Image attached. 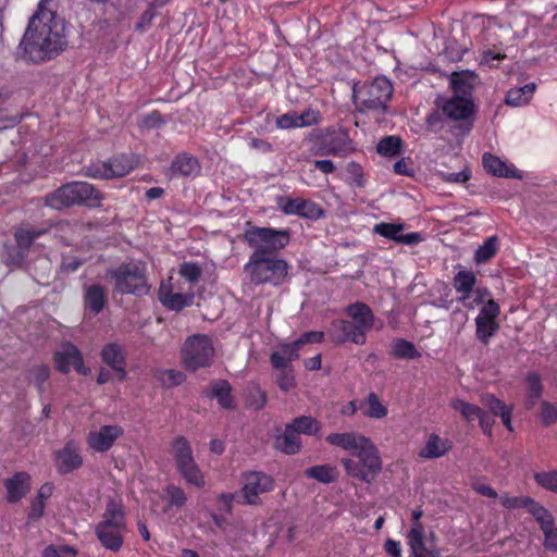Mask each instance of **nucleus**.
I'll list each match as a JSON object with an SVG mask.
<instances>
[{
    "mask_svg": "<svg viewBox=\"0 0 557 557\" xmlns=\"http://www.w3.org/2000/svg\"><path fill=\"white\" fill-rule=\"evenodd\" d=\"M545 535L544 546L550 550H557V528L549 527L543 532Z\"/></svg>",
    "mask_w": 557,
    "mask_h": 557,
    "instance_id": "61",
    "label": "nucleus"
},
{
    "mask_svg": "<svg viewBox=\"0 0 557 557\" xmlns=\"http://www.w3.org/2000/svg\"><path fill=\"white\" fill-rule=\"evenodd\" d=\"M274 488V480L264 472L251 471L243 475V486L238 497L246 505H258L260 495Z\"/></svg>",
    "mask_w": 557,
    "mask_h": 557,
    "instance_id": "14",
    "label": "nucleus"
},
{
    "mask_svg": "<svg viewBox=\"0 0 557 557\" xmlns=\"http://www.w3.org/2000/svg\"><path fill=\"white\" fill-rule=\"evenodd\" d=\"M231 392V384L227 381L219 380L211 383L209 395L216 398L221 407L230 409L234 407V399Z\"/></svg>",
    "mask_w": 557,
    "mask_h": 557,
    "instance_id": "34",
    "label": "nucleus"
},
{
    "mask_svg": "<svg viewBox=\"0 0 557 557\" xmlns=\"http://www.w3.org/2000/svg\"><path fill=\"white\" fill-rule=\"evenodd\" d=\"M407 539L411 549V556L432 554V547L426 544L424 539V527L422 523H413Z\"/></svg>",
    "mask_w": 557,
    "mask_h": 557,
    "instance_id": "32",
    "label": "nucleus"
},
{
    "mask_svg": "<svg viewBox=\"0 0 557 557\" xmlns=\"http://www.w3.org/2000/svg\"><path fill=\"white\" fill-rule=\"evenodd\" d=\"M448 440H444L436 434H431L424 447L420 450L419 457L423 459L441 458L450 449Z\"/></svg>",
    "mask_w": 557,
    "mask_h": 557,
    "instance_id": "27",
    "label": "nucleus"
},
{
    "mask_svg": "<svg viewBox=\"0 0 557 557\" xmlns=\"http://www.w3.org/2000/svg\"><path fill=\"white\" fill-rule=\"evenodd\" d=\"M267 403V394L257 384H249L246 389V405L253 410H260Z\"/></svg>",
    "mask_w": 557,
    "mask_h": 557,
    "instance_id": "39",
    "label": "nucleus"
},
{
    "mask_svg": "<svg viewBox=\"0 0 557 557\" xmlns=\"http://www.w3.org/2000/svg\"><path fill=\"white\" fill-rule=\"evenodd\" d=\"M451 407L458 411L467 422H472L480 414L481 408L462 399H454Z\"/></svg>",
    "mask_w": 557,
    "mask_h": 557,
    "instance_id": "46",
    "label": "nucleus"
},
{
    "mask_svg": "<svg viewBox=\"0 0 557 557\" xmlns=\"http://www.w3.org/2000/svg\"><path fill=\"white\" fill-rule=\"evenodd\" d=\"M525 387L528 389V394L530 398H539L542 395V383L540 376L535 373H531L528 375L525 382Z\"/></svg>",
    "mask_w": 557,
    "mask_h": 557,
    "instance_id": "51",
    "label": "nucleus"
},
{
    "mask_svg": "<svg viewBox=\"0 0 557 557\" xmlns=\"http://www.w3.org/2000/svg\"><path fill=\"white\" fill-rule=\"evenodd\" d=\"M85 307L95 314H98L104 308L107 301L106 288L99 284H92L85 290Z\"/></svg>",
    "mask_w": 557,
    "mask_h": 557,
    "instance_id": "29",
    "label": "nucleus"
},
{
    "mask_svg": "<svg viewBox=\"0 0 557 557\" xmlns=\"http://www.w3.org/2000/svg\"><path fill=\"white\" fill-rule=\"evenodd\" d=\"M475 76L469 72H455L450 77V85L456 96L466 97L471 92Z\"/></svg>",
    "mask_w": 557,
    "mask_h": 557,
    "instance_id": "35",
    "label": "nucleus"
},
{
    "mask_svg": "<svg viewBox=\"0 0 557 557\" xmlns=\"http://www.w3.org/2000/svg\"><path fill=\"white\" fill-rule=\"evenodd\" d=\"M301 348V342L296 339L290 344H282L280 349L286 356V358L290 361L296 360L299 357V349Z\"/></svg>",
    "mask_w": 557,
    "mask_h": 557,
    "instance_id": "56",
    "label": "nucleus"
},
{
    "mask_svg": "<svg viewBox=\"0 0 557 557\" xmlns=\"http://www.w3.org/2000/svg\"><path fill=\"white\" fill-rule=\"evenodd\" d=\"M47 233L45 227L22 225L14 232L16 246H5L2 259L10 267L21 265L28 255L32 244L40 236Z\"/></svg>",
    "mask_w": 557,
    "mask_h": 557,
    "instance_id": "12",
    "label": "nucleus"
},
{
    "mask_svg": "<svg viewBox=\"0 0 557 557\" xmlns=\"http://www.w3.org/2000/svg\"><path fill=\"white\" fill-rule=\"evenodd\" d=\"M305 475L309 479L317 480L318 482L327 484L334 482L337 479V471L335 467L331 465H319L307 468Z\"/></svg>",
    "mask_w": 557,
    "mask_h": 557,
    "instance_id": "36",
    "label": "nucleus"
},
{
    "mask_svg": "<svg viewBox=\"0 0 557 557\" xmlns=\"http://www.w3.org/2000/svg\"><path fill=\"white\" fill-rule=\"evenodd\" d=\"M178 273L186 282L195 284L201 276V269L195 262H183Z\"/></svg>",
    "mask_w": 557,
    "mask_h": 557,
    "instance_id": "47",
    "label": "nucleus"
},
{
    "mask_svg": "<svg viewBox=\"0 0 557 557\" xmlns=\"http://www.w3.org/2000/svg\"><path fill=\"white\" fill-rule=\"evenodd\" d=\"M127 532L126 519L121 503L109 499L101 521L95 527V533L101 545L109 550L121 549Z\"/></svg>",
    "mask_w": 557,
    "mask_h": 557,
    "instance_id": "3",
    "label": "nucleus"
},
{
    "mask_svg": "<svg viewBox=\"0 0 557 557\" xmlns=\"http://www.w3.org/2000/svg\"><path fill=\"white\" fill-rule=\"evenodd\" d=\"M164 124L160 113L151 112L144 116L139 122V127L143 129L158 128Z\"/></svg>",
    "mask_w": 557,
    "mask_h": 557,
    "instance_id": "53",
    "label": "nucleus"
},
{
    "mask_svg": "<svg viewBox=\"0 0 557 557\" xmlns=\"http://www.w3.org/2000/svg\"><path fill=\"white\" fill-rule=\"evenodd\" d=\"M271 363L272 366L277 370H287L289 360L286 358V356L280 351H275L271 355Z\"/></svg>",
    "mask_w": 557,
    "mask_h": 557,
    "instance_id": "63",
    "label": "nucleus"
},
{
    "mask_svg": "<svg viewBox=\"0 0 557 557\" xmlns=\"http://www.w3.org/2000/svg\"><path fill=\"white\" fill-rule=\"evenodd\" d=\"M76 554L75 549L70 546H61L60 548H55L53 546H48L44 553L42 557H67L74 556Z\"/></svg>",
    "mask_w": 557,
    "mask_h": 557,
    "instance_id": "55",
    "label": "nucleus"
},
{
    "mask_svg": "<svg viewBox=\"0 0 557 557\" xmlns=\"http://www.w3.org/2000/svg\"><path fill=\"white\" fill-rule=\"evenodd\" d=\"M475 283L476 277L470 271H459L454 278V287L457 293L461 294L458 299L465 306H467L466 300L469 298Z\"/></svg>",
    "mask_w": 557,
    "mask_h": 557,
    "instance_id": "33",
    "label": "nucleus"
},
{
    "mask_svg": "<svg viewBox=\"0 0 557 557\" xmlns=\"http://www.w3.org/2000/svg\"><path fill=\"white\" fill-rule=\"evenodd\" d=\"M350 320H337L332 323L330 334L337 344L352 342L357 345L366 343V334L373 327L374 315L371 308L363 302H356L346 308Z\"/></svg>",
    "mask_w": 557,
    "mask_h": 557,
    "instance_id": "2",
    "label": "nucleus"
},
{
    "mask_svg": "<svg viewBox=\"0 0 557 557\" xmlns=\"http://www.w3.org/2000/svg\"><path fill=\"white\" fill-rule=\"evenodd\" d=\"M499 314V306L494 300L490 299L483 305L479 315L475 319L476 336L486 344L488 339L495 334L498 329L496 318Z\"/></svg>",
    "mask_w": 557,
    "mask_h": 557,
    "instance_id": "15",
    "label": "nucleus"
},
{
    "mask_svg": "<svg viewBox=\"0 0 557 557\" xmlns=\"http://www.w3.org/2000/svg\"><path fill=\"white\" fill-rule=\"evenodd\" d=\"M55 468L59 473H71L83 465L81 449L74 442H67L66 445L54 454Z\"/></svg>",
    "mask_w": 557,
    "mask_h": 557,
    "instance_id": "17",
    "label": "nucleus"
},
{
    "mask_svg": "<svg viewBox=\"0 0 557 557\" xmlns=\"http://www.w3.org/2000/svg\"><path fill=\"white\" fill-rule=\"evenodd\" d=\"M244 238L253 249L249 258L275 257L289 243V233L286 230L251 227L245 232Z\"/></svg>",
    "mask_w": 557,
    "mask_h": 557,
    "instance_id": "5",
    "label": "nucleus"
},
{
    "mask_svg": "<svg viewBox=\"0 0 557 557\" xmlns=\"http://www.w3.org/2000/svg\"><path fill=\"white\" fill-rule=\"evenodd\" d=\"M101 358L104 363L119 374L120 380L125 379V356L119 344H107L101 350Z\"/></svg>",
    "mask_w": 557,
    "mask_h": 557,
    "instance_id": "23",
    "label": "nucleus"
},
{
    "mask_svg": "<svg viewBox=\"0 0 557 557\" xmlns=\"http://www.w3.org/2000/svg\"><path fill=\"white\" fill-rule=\"evenodd\" d=\"M443 112L453 120H466L472 114V103L466 98L454 96L443 104Z\"/></svg>",
    "mask_w": 557,
    "mask_h": 557,
    "instance_id": "26",
    "label": "nucleus"
},
{
    "mask_svg": "<svg viewBox=\"0 0 557 557\" xmlns=\"http://www.w3.org/2000/svg\"><path fill=\"white\" fill-rule=\"evenodd\" d=\"M159 299L166 308L178 311L193 304L194 293L191 290L183 293L174 290L173 287L168 288L162 285L159 292Z\"/></svg>",
    "mask_w": 557,
    "mask_h": 557,
    "instance_id": "22",
    "label": "nucleus"
},
{
    "mask_svg": "<svg viewBox=\"0 0 557 557\" xmlns=\"http://www.w3.org/2000/svg\"><path fill=\"white\" fill-rule=\"evenodd\" d=\"M482 404L490 409L494 416H499L504 425L511 432V409L492 394L481 397Z\"/></svg>",
    "mask_w": 557,
    "mask_h": 557,
    "instance_id": "30",
    "label": "nucleus"
},
{
    "mask_svg": "<svg viewBox=\"0 0 557 557\" xmlns=\"http://www.w3.org/2000/svg\"><path fill=\"white\" fill-rule=\"evenodd\" d=\"M164 495L166 499L164 511L171 510L172 508L181 509L187 503V495L184 490L174 484H170L164 488Z\"/></svg>",
    "mask_w": 557,
    "mask_h": 557,
    "instance_id": "37",
    "label": "nucleus"
},
{
    "mask_svg": "<svg viewBox=\"0 0 557 557\" xmlns=\"http://www.w3.org/2000/svg\"><path fill=\"white\" fill-rule=\"evenodd\" d=\"M534 480L540 486L557 493V471L536 472Z\"/></svg>",
    "mask_w": 557,
    "mask_h": 557,
    "instance_id": "49",
    "label": "nucleus"
},
{
    "mask_svg": "<svg viewBox=\"0 0 557 557\" xmlns=\"http://www.w3.org/2000/svg\"><path fill=\"white\" fill-rule=\"evenodd\" d=\"M170 454L174 459L176 471L187 484L198 488L205 486V475L196 462L190 443L185 436H177L171 442Z\"/></svg>",
    "mask_w": 557,
    "mask_h": 557,
    "instance_id": "7",
    "label": "nucleus"
},
{
    "mask_svg": "<svg viewBox=\"0 0 557 557\" xmlns=\"http://www.w3.org/2000/svg\"><path fill=\"white\" fill-rule=\"evenodd\" d=\"M404 230L403 224L395 223H379L374 226L373 231L385 238L395 240L396 243L406 245H416L422 240L420 233L413 232L408 234H401Z\"/></svg>",
    "mask_w": 557,
    "mask_h": 557,
    "instance_id": "20",
    "label": "nucleus"
},
{
    "mask_svg": "<svg viewBox=\"0 0 557 557\" xmlns=\"http://www.w3.org/2000/svg\"><path fill=\"white\" fill-rule=\"evenodd\" d=\"M66 46L65 22L58 16L54 0H40L20 42L23 58L29 63H44L58 57Z\"/></svg>",
    "mask_w": 557,
    "mask_h": 557,
    "instance_id": "1",
    "label": "nucleus"
},
{
    "mask_svg": "<svg viewBox=\"0 0 557 557\" xmlns=\"http://www.w3.org/2000/svg\"><path fill=\"white\" fill-rule=\"evenodd\" d=\"M347 172L351 176L354 183L358 187L363 186V174L361 166L356 162H350L347 164Z\"/></svg>",
    "mask_w": 557,
    "mask_h": 557,
    "instance_id": "58",
    "label": "nucleus"
},
{
    "mask_svg": "<svg viewBox=\"0 0 557 557\" xmlns=\"http://www.w3.org/2000/svg\"><path fill=\"white\" fill-rule=\"evenodd\" d=\"M393 354L403 359H416L420 357V352L416 346L405 339H396L393 342Z\"/></svg>",
    "mask_w": 557,
    "mask_h": 557,
    "instance_id": "45",
    "label": "nucleus"
},
{
    "mask_svg": "<svg viewBox=\"0 0 557 557\" xmlns=\"http://www.w3.org/2000/svg\"><path fill=\"white\" fill-rule=\"evenodd\" d=\"M214 348L209 336L196 334L189 336L182 347V362L186 370L195 372L212 364Z\"/></svg>",
    "mask_w": 557,
    "mask_h": 557,
    "instance_id": "10",
    "label": "nucleus"
},
{
    "mask_svg": "<svg viewBox=\"0 0 557 557\" xmlns=\"http://www.w3.org/2000/svg\"><path fill=\"white\" fill-rule=\"evenodd\" d=\"M57 369L67 373L73 368L79 374L86 375L89 370L84 366L83 357L76 346L71 343H64L54 354Z\"/></svg>",
    "mask_w": 557,
    "mask_h": 557,
    "instance_id": "16",
    "label": "nucleus"
},
{
    "mask_svg": "<svg viewBox=\"0 0 557 557\" xmlns=\"http://www.w3.org/2000/svg\"><path fill=\"white\" fill-rule=\"evenodd\" d=\"M29 475L25 472H17L12 478L5 480L4 486L8 492V500L17 503L29 491Z\"/></svg>",
    "mask_w": 557,
    "mask_h": 557,
    "instance_id": "25",
    "label": "nucleus"
},
{
    "mask_svg": "<svg viewBox=\"0 0 557 557\" xmlns=\"http://www.w3.org/2000/svg\"><path fill=\"white\" fill-rule=\"evenodd\" d=\"M277 385L281 389L287 392L295 386V377L292 370H282L277 375Z\"/></svg>",
    "mask_w": 557,
    "mask_h": 557,
    "instance_id": "54",
    "label": "nucleus"
},
{
    "mask_svg": "<svg viewBox=\"0 0 557 557\" xmlns=\"http://www.w3.org/2000/svg\"><path fill=\"white\" fill-rule=\"evenodd\" d=\"M138 164V158L134 154H120L108 162L95 163L86 168V175L98 180L123 177L133 171Z\"/></svg>",
    "mask_w": 557,
    "mask_h": 557,
    "instance_id": "13",
    "label": "nucleus"
},
{
    "mask_svg": "<svg viewBox=\"0 0 557 557\" xmlns=\"http://www.w3.org/2000/svg\"><path fill=\"white\" fill-rule=\"evenodd\" d=\"M351 150L348 136L344 133L336 134L326 143V150L321 154L345 156Z\"/></svg>",
    "mask_w": 557,
    "mask_h": 557,
    "instance_id": "38",
    "label": "nucleus"
},
{
    "mask_svg": "<svg viewBox=\"0 0 557 557\" xmlns=\"http://www.w3.org/2000/svg\"><path fill=\"white\" fill-rule=\"evenodd\" d=\"M170 172L177 176H196L200 172V164L197 158L184 152L174 158Z\"/></svg>",
    "mask_w": 557,
    "mask_h": 557,
    "instance_id": "24",
    "label": "nucleus"
},
{
    "mask_svg": "<svg viewBox=\"0 0 557 557\" xmlns=\"http://www.w3.org/2000/svg\"><path fill=\"white\" fill-rule=\"evenodd\" d=\"M539 418L544 425L557 422V403L542 401Z\"/></svg>",
    "mask_w": 557,
    "mask_h": 557,
    "instance_id": "48",
    "label": "nucleus"
},
{
    "mask_svg": "<svg viewBox=\"0 0 557 557\" xmlns=\"http://www.w3.org/2000/svg\"><path fill=\"white\" fill-rule=\"evenodd\" d=\"M288 263L276 257L249 258L244 271L253 284H271L277 286L288 275Z\"/></svg>",
    "mask_w": 557,
    "mask_h": 557,
    "instance_id": "6",
    "label": "nucleus"
},
{
    "mask_svg": "<svg viewBox=\"0 0 557 557\" xmlns=\"http://www.w3.org/2000/svg\"><path fill=\"white\" fill-rule=\"evenodd\" d=\"M50 370L48 367L44 364L35 366L29 370V381L34 383L38 391L41 393L42 385L46 380L49 377Z\"/></svg>",
    "mask_w": 557,
    "mask_h": 557,
    "instance_id": "50",
    "label": "nucleus"
},
{
    "mask_svg": "<svg viewBox=\"0 0 557 557\" xmlns=\"http://www.w3.org/2000/svg\"><path fill=\"white\" fill-rule=\"evenodd\" d=\"M524 510L529 512L540 524L542 531H546L549 527L555 525L553 515L542 505L530 497H524Z\"/></svg>",
    "mask_w": 557,
    "mask_h": 557,
    "instance_id": "28",
    "label": "nucleus"
},
{
    "mask_svg": "<svg viewBox=\"0 0 557 557\" xmlns=\"http://www.w3.org/2000/svg\"><path fill=\"white\" fill-rule=\"evenodd\" d=\"M289 425L298 434L302 433L307 435H312L320 429V423L314 418L308 416L296 418Z\"/></svg>",
    "mask_w": 557,
    "mask_h": 557,
    "instance_id": "43",
    "label": "nucleus"
},
{
    "mask_svg": "<svg viewBox=\"0 0 557 557\" xmlns=\"http://www.w3.org/2000/svg\"><path fill=\"white\" fill-rule=\"evenodd\" d=\"M101 196L95 187L86 182H72L65 184L46 196V205L52 209L61 210L75 205L88 207L100 206Z\"/></svg>",
    "mask_w": 557,
    "mask_h": 557,
    "instance_id": "4",
    "label": "nucleus"
},
{
    "mask_svg": "<svg viewBox=\"0 0 557 557\" xmlns=\"http://www.w3.org/2000/svg\"><path fill=\"white\" fill-rule=\"evenodd\" d=\"M106 276L121 294L144 295L149 290L145 268L138 262L122 263L108 270Z\"/></svg>",
    "mask_w": 557,
    "mask_h": 557,
    "instance_id": "9",
    "label": "nucleus"
},
{
    "mask_svg": "<svg viewBox=\"0 0 557 557\" xmlns=\"http://www.w3.org/2000/svg\"><path fill=\"white\" fill-rule=\"evenodd\" d=\"M505 103L511 107H520L522 103V88L510 89L506 95Z\"/></svg>",
    "mask_w": 557,
    "mask_h": 557,
    "instance_id": "62",
    "label": "nucleus"
},
{
    "mask_svg": "<svg viewBox=\"0 0 557 557\" xmlns=\"http://www.w3.org/2000/svg\"><path fill=\"white\" fill-rule=\"evenodd\" d=\"M325 441L333 446L349 451L351 456L358 454L371 442L370 438L355 432L331 433L325 437Z\"/></svg>",
    "mask_w": 557,
    "mask_h": 557,
    "instance_id": "19",
    "label": "nucleus"
},
{
    "mask_svg": "<svg viewBox=\"0 0 557 557\" xmlns=\"http://www.w3.org/2000/svg\"><path fill=\"white\" fill-rule=\"evenodd\" d=\"M276 126L282 129L296 127V112H288L277 117Z\"/></svg>",
    "mask_w": 557,
    "mask_h": 557,
    "instance_id": "60",
    "label": "nucleus"
},
{
    "mask_svg": "<svg viewBox=\"0 0 557 557\" xmlns=\"http://www.w3.org/2000/svg\"><path fill=\"white\" fill-rule=\"evenodd\" d=\"M363 414L373 419H382L387 414V409L376 394L370 393L363 406Z\"/></svg>",
    "mask_w": 557,
    "mask_h": 557,
    "instance_id": "40",
    "label": "nucleus"
},
{
    "mask_svg": "<svg viewBox=\"0 0 557 557\" xmlns=\"http://www.w3.org/2000/svg\"><path fill=\"white\" fill-rule=\"evenodd\" d=\"M275 447L287 455L298 453L301 447L299 434L287 424L284 433L276 437Z\"/></svg>",
    "mask_w": 557,
    "mask_h": 557,
    "instance_id": "31",
    "label": "nucleus"
},
{
    "mask_svg": "<svg viewBox=\"0 0 557 557\" xmlns=\"http://www.w3.org/2000/svg\"><path fill=\"white\" fill-rule=\"evenodd\" d=\"M281 209L286 214L299 215L312 220H318L324 214V211L318 203L304 198H287L281 205Z\"/></svg>",
    "mask_w": 557,
    "mask_h": 557,
    "instance_id": "18",
    "label": "nucleus"
},
{
    "mask_svg": "<svg viewBox=\"0 0 557 557\" xmlns=\"http://www.w3.org/2000/svg\"><path fill=\"white\" fill-rule=\"evenodd\" d=\"M162 381L171 386L180 385L184 381V374L175 370H165L162 373Z\"/></svg>",
    "mask_w": 557,
    "mask_h": 557,
    "instance_id": "57",
    "label": "nucleus"
},
{
    "mask_svg": "<svg viewBox=\"0 0 557 557\" xmlns=\"http://www.w3.org/2000/svg\"><path fill=\"white\" fill-rule=\"evenodd\" d=\"M483 166L486 172L495 176H508L506 164L492 153H484L482 158Z\"/></svg>",
    "mask_w": 557,
    "mask_h": 557,
    "instance_id": "44",
    "label": "nucleus"
},
{
    "mask_svg": "<svg viewBox=\"0 0 557 557\" xmlns=\"http://www.w3.org/2000/svg\"><path fill=\"white\" fill-rule=\"evenodd\" d=\"M122 433V429L117 425H103L98 431L89 433L88 444L97 451H106Z\"/></svg>",
    "mask_w": 557,
    "mask_h": 557,
    "instance_id": "21",
    "label": "nucleus"
},
{
    "mask_svg": "<svg viewBox=\"0 0 557 557\" xmlns=\"http://www.w3.org/2000/svg\"><path fill=\"white\" fill-rule=\"evenodd\" d=\"M319 122V112L307 109L301 114L296 113V127H307Z\"/></svg>",
    "mask_w": 557,
    "mask_h": 557,
    "instance_id": "52",
    "label": "nucleus"
},
{
    "mask_svg": "<svg viewBox=\"0 0 557 557\" xmlns=\"http://www.w3.org/2000/svg\"><path fill=\"white\" fill-rule=\"evenodd\" d=\"M498 249V239L496 236H491L484 240L483 245L480 246L475 253L474 260L476 263H485L495 256Z\"/></svg>",
    "mask_w": 557,
    "mask_h": 557,
    "instance_id": "41",
    "label": "nucleus"
},
{
    "mask_svg": "<svg viewBox=\"0 0 557 557\" xmlns=\"http://www.w3.org/2000/svg\"><path fill=\"white\" fill-rule=\"evenodd\" d=\"M393 94L386 77H376L370 83L354 88V101L360 110L384 112Z\"/></svg>",
    "mask_w": 557,
    "mask_h": 557,
    "instance_id": "8",
    "label": "nucleus"
},
{
    "mask_svg": "<svg viewBox=\"0 0 557 557\" xmlns=\"http://www.w3.org/2000/svg\"><path fill=\"white\" fill-rule=\"evenodd\" d=\"M476 420H479L480 426L482 428L483 432L487 435H491L492 425L494 424L493 418L481 409L480 414H478L476 417Z\"/></svg>",
    "mask_w": 557,
    "mask_h": 557,
    "instance_id": "64",
    "label": "nucleus"
},
{
    "mask_svg": "<svg viewBox=\"0 0 557 557\" xmlns=\"http://www.w3.org/2000/svg\"><path fill=\"white\" fill-rule=\"evenodd\" d=\"M45 506H46L45 502L35 498L30 505V509L28 512V520L36 521L39 518H41L44 515Z\"/></svg>",
    "mask_w": 557,
    "mask_h": 557,
    "instance_id": "59",
    "label": "nucleus"
},
{
    "mask_svg": "<svg viewBox=\"0 0 557 557\" xmlns=\"http://www.w3.org/2000/svg\"><path fill=\"white\" fill-rule=\"evenodd\" d=\"M403 141L397 136L382 138L376 147L377 152L385 157H395L400 153Z\"/></svg>",
    "mask_w": 557,
    "mask_h": 557,
    "instance_id": "42",
    "label": "nucleus"
},
{
    "mask_svg": "<svg viewBox=\"0 0 557 557\" xmlns=\"http://www.w3.org/2000/svg\"><path fill=\"white\" fill-rule=\"evenodd\" d=\"M358 460L351 458L342 459V463L348 475L362 482H371L382 469V462L375 445L370 442L358 454Z\"/></svg>",
    "mask_w": 557,
    "mask_h": 557,
    "instance_id": "11",
    "label": "nucleus"
}]
</instances>
